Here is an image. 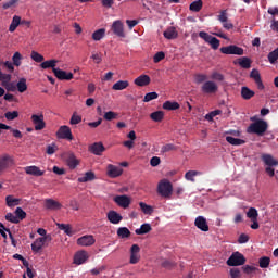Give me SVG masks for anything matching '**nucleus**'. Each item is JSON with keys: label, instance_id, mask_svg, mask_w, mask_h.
Here are the masks:
<instances>
[{"label": "nucleus", "instance_id": "f257e3e1", "mask_svg": "<svg viewBox=\"0 0 278 278\" xmlns=\"http://www.w3.org/2000/svg\"><path fill=\"white\" fill-rule=\"evenodd\" d=\"M266 131H268V123L264 119H257L247 128L248 134H256V136H264Z\"/></svg>", "mask_w": 278, "mask_h": 278}, {"label": "nucleus", "instance_id": "f03ea898", "mask_svg": "<svg viewBox=\"0 0 278 278\" xmlns=\"http://www.w3.org/2000/svg\"><path fill=\"white\" fill-rule=\"evenodd\" d=\"M157 194L163 199H170L173 197V184L166 179H163L157 185Z\"/></svg>", "mask_w": 278, "mask_h": 278}, {"label": "nucleus", "instance_id": "7ed1b4c3", "mask_svg": "<svg viewBox=\"0 0 278 278\" xmlns=\"http://www.w3.org/2000/svg\"><path fill=\"white\" fill-rule=\"evenodd\" d=\"M227 266H244L247 258L240 252H233L226 262Z\"/></svg>", "mask_w": 278, "mask_h": 278}, {"label": "nucleus", "instance_id": "20e7f679", "mask_svg": "<svg viewBox=\"0 0 278 278\" xmlns=\"http://www.w3.org/2000/svg\"><path fill=\"white\" fill-rule=\"evenodd\" d=\"M53 240V237L51 235H47L46 237H39L31 243V251L34 253H40L42 251V247L47 244V242H51Z\"/></svg>", "mask_w": 278, "mask_h": 278}, {"label": "nucleus", "instance_id": "39448f33", "mask_svg": "<svg viewBox=\"0 0 278 278\" xmlns=\"http://www.w3.org/2000/svg\"><path fill=\"white\" fill-rule=\"evenodd\" d=\"M199 37L202 38V40H204L205 42H207L212 47V49H214V51H216L218 47H220V40L205 31H200Z\"/></svg>", "mask_w": 278, "mask_h": 278}, {"label": "nucleus", "instance_id": "423d86ee", "mask_svg": "<svg viewBox=\"0 0 278 278\" xmlns=\"http://www.w3.org/2000/svg\"><path fill=\"white\" fill-rule=\"evenodd\" d=\"M33 125H35V131H42L45 127H47V123L45 122V115L41 114H33L30 117Z\"/></svg>", "mask_w": 278, "mask_h": 278}, {"label": "nucleus", "instance_id": "0eeeda50", "mask_svg": "<svg viewBox=\"0 0 278 278\" xmlns=\"http://www.w3.org/2000/svg\"><path fill=\"white\" fill-rule=\"evenodd\" d=\"M220 53H224V55H244V49L236 45H230L228 47H222Z\"/></svg>", "mask_w": 278, "mask_h": 278}, {"label": "nucleus", "instance_id": "6e6552de", "mask_svg": "<svg viewBox=\"0 0 278 278\" xmlns=\"http://www.w3.org/2000/svg\"><path fill=\"white\" fill-rule=\"evenodd\" d=\"M56 138L59 140H73V131L67 125L60 126L56 131Z\"/></svg>", "mask_w": 278, "mask_h": 278}, {"label": "nucleus", "instance_id": "1a4fd4ad", "mask_svg": "<svg viewBox=\"0 0 278 278\" xmlns=\"http://www.w3.org/2000/svg\"><path fill=\"white\" fill-rule=\"evenodd\" d=\"M111 30L118 38H125V25L123 24V22L121 20H116L113 22V24L111 26Z\"/></svg>", "mask_w": 278, "mask_h": 278}, {"label": "nucleus", "instance_id": "9d476101", "mask_svg": "<svg viewBox=\"0 0 278 278\" xmlns=\"http://www.w3.org/2000/svg\"><path fill=\"white\" fill-rule=\"evenodd\" d=\"M201 91L204 94H216L218 92V85L212 80H207L202 85Z\"/></svg>", "mask_w": 278, "mask_h": 278}, {"label": "nucleus", "instance_id": "9b49d317", "mask_svg": "<svg viewBox=\"0 0 278 278\" xmlns=\"http://www.w3.org/2000/svg\"><path fill=\"white\" fill-rule=\"evenodd\" d=\"M54 73V77H56V79H60V81H71V79H73L74 75L71 72H66L64 70H60L59 67L53 70Z\"/></svg>", "mask_w": 278, "mask_h": 278}, {"label": "nucleus", "instance_id": "f8f14e48", "mask_svg": "<svg viewBox=\"0 0 278 278\" xmlns=\"http://www.w3.org/2000/svg\"><path fill=\"white\" fill-rule=\"evenodd\" d=\"M94 242H97V240L94 239V236L85 235L77 239L76 244H78V247H92Z\"/></svg>", "mask_w": 278, "mask_h": 278}, {"label": "nucleus", "instance_id": "ddd939ff", "mask_svg": "<svg viewBox=\"0 0 278 278\" xmlns=\"http://www.w3.org/2000/svg\"><path fill=\"white\" fill-rule=\"evenodd\" d=\"M14 164V160L9 154H3L0 156V175L5 168H10Z\"/></svg>", "mask_w": 278, "mask_h": 278}, {"label": "nucleus", "instance_id": "4468645a", "mask_svg": "<svg viewBox=\"0 0 278 278\" xmlns=\"http://www.w3.org/2000/svg\"><path fill=\"white\" fill-rule=\"evenodd\" d=\"M140 262V245L132 244L130 248V264H138Z\"/></svg>", "mask_w": 278, "mask_h": 278}, {"label": "nucleus", "instance_id": "2eb2a0df", "mask_svg": "<svg viewBox=\"0 0 278 278\" xmlns=\"http://www.w3.org/2000/svg\"><path fill=\"white\" fill-rule=\"evenodd\" d=\"M114 201L119 207H123L124 210H127V207L131 205V199H129L127 195H116Z\"/></svg>", "mask_w": 278, "mask_h": 278}, {"label": "nucleus", "instance_id": "dca6fc26", "mask_svg": "<svg viewBox=\"0 0 278 278\" xmlns=\"http://www.w3.org/2000/svg\"><path fill=\"white\" fill-rule=\"evenodd\" d=\"M24 170L26 175H31L33 177H42V175H45V170H41L40 167L36 165L26 166Z\"/></svg>", "mask_w": 278, "mask_h": 278}, {"label": "nucleus", "instance_id": "f3484780", "mask_svg": "<svg viewBox=\"0 0 278 278\" xmlns=\"http://www.w3.org/2000/svg\"><path fill=\"white\" fill-rule=\"evenodd\" d=\"M106 175H109L112 179L121 177L123 175V168L110 164L106 167Z\"/></svg>", "mask_w": 278, "mask_h": 278}, {"label": "nucleus", "instance_id": "a211bd4d", "mask_svg": "<svg viewBox=\"0 0 278 278\" xmlns=\"http://www.w3.org/2000/svg\"><path fill=\"white\" fill-rule=\"evenodd\" d=\"M88 252L81 250L75 253L74 255V264H77V266H80V264H86V261L88 260Z\"/></svg>", "mask_w": 278, "mask_h": 278}, {"label": "nucleus", "instance_id": "6ab92c4d", "mask_svg": "<svg viewBox=\"0 0 278 278\" xmlns=\"http://www.w3.org/2000/svg\"><path fill=\"white\" fill-rule=\"evenodd\" d=\"M194 225L200 231H210V226L207 225V219L203 216H198L194 220Z\"/></svg>", "mask_w": 278, "mask_h": 278}, {"label": "nucleus", "instance_id": "aec40b11", "mask_svg": "<svg viewBox=\"0 0 278 278\" xmlns=\"http://www.w3.org/2000/svg\"><path fill=\"white\" fill-rule=\"evenodd\" d=\"M106 218L112 223V225H118V223L123 220V215L116 211H109L106 214Z\"/></svg>", "mask_w": 278, "mask_h": 278}, {"label": "nucleus", "instance_id": "412c9836", "mask_svg": "<svg viewBox=\"0 0 278 278\" xmlns=\"http://www.w3.org/2000/svg\"><path fill=\"white\" fill-rule=\"evenodd\" d=\"M251 79H254L258 90H264V83H262V76L260 75V71L252 70L250 73Z\"/></svg>", "mask_w": 278, "mask_h": 278}, {"label": "nucleus", "instance_id": "4be33fe9", "mask_svg": "<svg viewBox=\"0 0 278 278\" xmlns=\"http://www.w3.org/2000/svg\"><path fill=\"white\" fill-rule=\"evenodd\" d=\"M233 64H239L241 68L248 71L251 68L252 61L249 59V56H241L237 61H233Z\"/></svg>", "mask_w": 278, "mask_h": 278}, {"label": "nucleus", "instance_id": "5701e85b", "mask_svg": "<svg viewBox=\"0 0 278 278\" xmlns=\"http://www.w3.org/2000/svg\"><path fill=\"white\" fill-rule=\"evenodd\" d=\"M134 84L136 86H140V87H144V86H149L151 84V77H149V75H140L139 77H137L134 81Z\"/></svg>", "mask_w": 278, "mask_h": 278}, {"label": "nucleus", "instance_id": "b1692460", "mask_svg": "<svg viewBox=\"0 0 278 278\" xmlns=\"http://www.w3.org/2000/svg\"><path fill=\"white\" fill-rule=\"evenodd\" d=\"M261 160L266 166H278V161L270 154H262Z\"/></svg>", "mask_w": 278, "mask_h": 278}, {"label": "nucleus", "instance_id": "393cba45", "mask_svg": "<svg viewBox=\"0 0 278 278\" xmlns=\"http://www.w3.org/2000/svg\"><path fill=\"white\" fill-rule=\"evenodd\" d=\"M89 150L91 153H93V155H101V153L105 151V147L102 142H96L90 146Z\"/></svg>", "mask_w": 278, "mask_h": 278}, {"label": "nucleus", "instance_id": "a878e982", "mask_svg": "<svg viewBox=\"0 0 278 278\" xmlns=\"http://www.w3.org/2000/svg\"><path fill=\"white\" fill-rule=\"evenodd\" d=\"M164 38L167 40H175L177 38L178 33L177 29L173 26L168 27L164 33H163Z\"/></svg>", "mask_w": 278, "mask_h": 278}, {"label": "nucleus", "instance_id": "bb28decb", "mask_svg": "<svg viewBox=\"0 0 278 278\" xmlns=\"http://www.w3.org/2000/svg\"><path fill=\"white\" fill-rule=\"evenodd\" d=\"M226 142H228V144H232V147H242V144H247L244 139H238L231 136L226 137Z\"/></svg>", "mask_w": 278, "mask_h": 278}, {"label": "nucleus", "instance_id": "cd10ccee", "mask_svg": "<svg viewBox=\"0 0 278 278\" xmlns=\"http://www.w3.org/2000/svg\"><path fill=\"white\" fill-rule=\"evenodd\" d=\"M241 97L242 99H244V101H249L250 99H253V97H255V91L251 90L249 87H242Z\"/></svg>", "mask_w": 278, "mask_h": 278}, {"label": "nucleus", "instance_id": "c85d7f7f", "mask_svg": "<svg viewBox=\"0 0 278 278\" xmlns=\"http://www.w3.org/2000/svg\"><path fill=\"white\" fill-rule=\"evenodd\" d=\"M67 166L72 169L75 170L77 166H79V160H77V156L75 154H70L67 157Z\"/></svg>", "mask_w": 278, "mask_h": 278}, {"label": "nucleus", "instance_id": "c756f323", "mask_svg": "<svg viewBox=\"0 0 278 278\" xmlns=\"http://www.w3.org/2000/svg\"><path fill=\"white\" fill-rule=\"evenodd\" d=\"M97 179V176L93 172H86L84 177L78 178L79 184H87V181H94Z\"/></svg>", "mask_w": 278, "mask_h": 278}, {"label": "nucleus", "instance_id": "7c9ffc66", "mask_svg": "<svg viewBox=\"0 0 278 278\" xmlns=\"http://www.w3.org/2000/svg\"><path fill=\"white\" fill-rule=\"evenodd\" d=\"M153 228H151V224H142L140 228L135 230L137 236H144L146 233L151 232Z\"/></svg>", "mask_w": 278, "mask_h": 278}, {"label": "nucleus", "instance_id": "2f4dec72", "mask_svg": "<svg viewBox=\"0 0 278 278\" xmlns=\"http://www.w3.org/2000/svg\"><path fill=\"white\" fill-rule=\"evenodd\" d=\"M58 65V60L53 59V60H49V61H43L40 64V67L43 68V71H47V68H52V73L54 71V68Z\"/></svg>", "mask_w": 278, "mask_h": 278}, {"label": "nucleus", "instance_id": "473e14b6", "mask_svg": "<svg viewBox=\"0 0 278 278\" xmlns=\"http://www.w3.org/2000/svg\"><path fill=\"white\" fill-rule=\"evenodd\" d=\"M56 227L61 231H64L66 236H75V231H73V228L68 224H56Z\"/></svg>", "mask_w": 278, "mask_h": 278}, {"label": "nucleus", "instance_id": "72a5a7b5", "mask_svg": "<svg viewBox=\"0 0 278 278\" xmlns=\"http://www.w3.org/2000/svg\"><path fill=\"white\" fill-rule=\"evenodd\" d=\"M139 207H140L141 212L143 214H146L147 216H151V214H153V212H155L153 206H151L144 202H139Z\"/></svg>", "mask_w": 278, "mask_h": 278}, {"label": "nucleus", "instance_id": "f704fd0d", "mask_svg": "<svg viewBox=\"0 0 278 278\" xmlns=\"http://www.w3.org/2000/svg\"><path fill=\"white\" fill-rule=\"evenodd\" d=\"M126 88H129L128 80H118L112 86V90H126Z\"/></svg>", "mask_w": 278, "mask_h": 278}, {"label": "nucleus", "instance_id": "c9c22d12", "mask_svg": "<svg viewBox=\"0 0 278 278\" xmlns=\"http://www.w3.org/2000/svg\"><path fill=\"white\" fill-rule=\"evenodd\" d=\"M20 25H21V16L14 15L9 26V31H11V34L16 31V27H18Z\"/></svg>", "mask_w": 278, "mask_h": 278}, {"label": "nucleus", "instance_id": "e433bc0d", "mask_svg": "<svg viewBox=\"0 0 278 278\" xmlns=\"http://www.w3.org/2000/svg\"><path fill=\"white\" fill-rule=\"evenodd\" d=\"M46 207L47 210H60V207H62V204L53 199H48L46 200Z\"/></svg>", "mask_w": 278, "mask_h": 278}, {"label": "nucleus", "instance_id": "4c0bfd02", "mask_svg": "<svg viewBox=\"0 0 278 278\" xmlns=\"http://www.w3.org/2000/svg\"><path fill=\"white\" fill-rule=\"evenodd\" d=\"M189 10H190L191 12H201V10H203V1H202V0L193 1V2L189 5Z\"/></svg>", "mask_w": 278, "mask_h": 278}, {"label": "nucleus", "instance_id": "58836bf2", "mask_svg": "<svg viewBox=\"0 0 278 278\" xmlns=\"http://www.w3.org/2000/svg\"><path fill=\"white\" fill-rule=\"evenodd\" d=\"M180 105L178 102H173V101H165L163 103V110H168V111H175L179 110Z\"/></svg>", "mask_w": 278, "mask_h": 278}, {"label": "nucleus", "instance_id": "ea45409f", "mask_svg": "<svg viewBox=\"0 0 278 278\" xmlns=\"http://www.w3.org/2000/svg\"><path fill=\"white\" fill-rule=\"evenodd\" d=\"M150 118L154 121V123H162L164 121V112L163 111H156L150 114Z\"/></svg>", "mask_w": 278, "mask_h": 278}, {"label": "nucleus", "instance_id": "a19ab883", "mask_svg": "<svg viewBox=\"0 0 278 278\" xmlns=\"http://www.w3.org/2000/svg\"><path fill=\"white\" fill-rule=\"evenodd\" d=\"M105 38V28H100L92 34V40L98 42L99 40H103Z\"/></svg>", "mask_w": 278, "mask_h": 278}, {"label": "nucleus", "instance_id": "79ce46f5", "mask_svg": "<svg viewBox=\"0 0 278 278\" xmlns=\"http://www.w3.org/2000/svg\"><path fill=\"white\" fill-rule=\"evenodd\" d=\"M117 236L122 239L129 238L131 236V231H129L127 227H119L117 229Z\"/></svg>", "mask_w": 278, "mask_h": 278}, {"label": "nucleus", "instance_id": "37998d69", "mask_svg": "<svg viewBox=\"0 0 278 278\" xmlns=\"http://www.w3.org/2000/svg\"><path fill=\"white\" fill-rule=\"evenodd\" d=\"M5 202H7L8 207H14L15 205H18L21 203V200L16 199L12 195H7Z\"/></svg>", "mask_w": 278, "mask_h": 278}, {"label": "nucleus", "instance_id": "c03bdc74", "mask_svg": "<svg viewBox=\"0 0 278 278\" xmlns=\"http://www.w3.org/2000/svg\"><path fill=\"white\" fill-rule=\"evenodd\" d=\"M197 175H201V172L189 170L185 174V179H187V181H192V184H194V177H197Z\"/></svg>", "mask_w": 278, "mask_h": 278}, {"label": "nucleus", "instance_id": "a18cd8bd", "mask_svg": "<svg viewBox=\"0 0 278 278\" xmlns=\"http://www.w3.org/2000/svg\"><path fill=\"white\" fill-rule=\"evenodd\" d=\"M247 216L251 220H257V217L260 216V214L257 213V208L250 207L249 211L247 212Z\"/></svg>", "mask_w": 278, "mask_h": 278}, {"label": "nucleus", "instance_id": "49530a36", "mask_svg": "<svg viewBox=\"0 0 278 278\" xmlns=\"http://www.w3.org/2000/svg\"><path fill=\"white\" fill-rule=\"evenodd\" d=\"M22 60H23V55L21 54V52H15L12 56V62L14 66H21Z\"/></svg>", "mask_w": 278, "mask_h": 278}, {"label": "nucleus", "instance_id": "de8ad7c7", "mask_svg": "<svg viewBox=\"0 0 278 278\" xmlns=\"http://www.w3.org/2000/svg\"><path fill=\"white\" fill-rule=\"evenodd\" d=\"M260 268H268L270 266V257L263 256L258 261Z\"/></svg>", "mask_w": 278, "mask_h": 278}, {"label": "nucleus", "instance_id": "09e8293b", "mask_svg": "<svg viewBox=\"0 0 278 278\" xmlns=\"http://www.w3.org/2000/svg\"><path fill=\"white\" fill-rule=\"evenodd\" d=\"M15 217H17L18 223H21V220H25V218H27V213H25L21 207H17L15 210Z\"/></svg>", "mask_w": 278, "mask_h": 278}, {"label": "nucleus", "instance_id": "8fccbe9b", "mask_svg": "<svg viewBox=\"0 0 278 278\" xmlns=\"http://www.w3.org/2000/svg\"><path fill=\"white\" fill-rule=\"evenodd\" d=\"M161 266L162 268H166V270H172V268H175L177 266V263L165 260L161 263Z\"/></svg>", "mask_w": 278, "mask_h": 278}, {"label": "nucleus", "instance_id": "3c124183", "mask_svg": "<svg viewBox=\"0 0 278 278\" xmlns=\"http://www.w3.org/2000/svg\"><path fill=\"white\" fill-rule=\"evenodd\" d=\"M18 92H25L27 90V79L21 78L17 83Z\"/></svg>", "mask_w": 278, "mask_h": 278}, {"label": "nucleus", "instance_id": "603ef678", "mask_svg": "<svg viewBox=\"0 0 278 278\" xmlns=\"http://www.w3.org/2000/svg\"><path fill=\"white\" fill-rule=\"evenodd\" d=\"M103 118L104 121H116V118H118V113L113 111L105 112Z\"/></svg>", "mask_w": 278, "mask_h": 278}, {"label": "nucleus", "instance_id": "864d4df0", "mask_svg": "<svg viewBox=\"0 0 278 278\" xmlns=\"http://www.w3.org/2000/svg\"><path fill=\"white\" fill-rule=\"evenodd\" d=\"M0 81H2L3 86L10 84V81H12V75L3 74V72L0 70Z\"/></svg>", "mask_w": 278, "mask_h": 278}, {"label": "nucleus", "instance_id": "5fc2aeb1", "mask_svg": "<svg viewBox=\"0 0 278 278\" xmlns=\"http://www.w3.org/2000/svg\"><path fill=\"white\" fill-rule=\"evenodd\" d=\"M30 58L31 60H34V62H38V63L45 62V56L36 51H33L30 53Z\"/></svg>", "mask_w": 278, "mask_h": 278}, {"label": "nucleus", "instance_id": "6e6d98bb", "mask_svg": "<svg viewBox=\"0 0 278 278\" xmlns=\"http://www.w3.org/2000/svg\"><path fill=\"white\" fill-rule=\"evenodd\" d=\"M81 123V116L77 114V112H74L71 119L70 124L71 125H79Z\"/></svg>", "mask_w": 278, "mask_h": 278}, {"label": "nucleus", "instance_id": "4d7b16f0", "mask_svg": "<svg viewBox=\"0 0 278 278\" xmlns=\"http://www.w3.org/2000/svg\"><path fill=\"white\" fill-rule=\"evenodd\" d=\"M157 97H160V94H157V92H155V91L149 92L144 96L143 101H144V103H149V101H153L154 99H157Z\"/></svg>", "mask_w": 278, "mask_h": 278}, {"label": "nucleus", "instance_id": "13d9d810", "mask_svg": "<svg viewBox=\"0 0 278 278\" xmlns=\"http://www.w3.org/2000/svg\"><path fill=\"white\" fill-rule=\"evenodd\" d=\"M4 118H7V121H14L18 118V111L7 112L4 114Z\"/></svg>", "mask_w": 278, "mask_h": 278}, {"label": "nucleus", "instance_id": "bf43d9fd", "mask_svg": "<svg viewBox=\"0 0 278 278\" xmlns=\"http://www.w3.org/2000/svg\"><path fill=\"white\" fill-rule=\"evenodd\" d=\"M18 0H9L2 4L3 10H10V8H16Z\"/></svg>", "mask_w": 278, "mask_h": 278}, {"label": "nucleus", "instance_id": "052dcab7", "mask_svg": "<svg viewBox=\"0 0 278 278\" xmlns=\"http://www.w3.org/2000/svg\"><path fill=\"white\" fill-rule=\"evenodd\" d=\"M5 220L9 223H14L15 225H18V217L12 213H7Z\"/></svg>", "mask_w": 278, "mask_h": 278}, {"label": "nucleus", "instance_id": "680f3d73", "mask_svg": "<svg viewBox=\"0 0 278 278\" xmlns=\"http://www.w3.org/2000/svg\"><path fill=\"white\" fill-rule=\"evenodd\" d=\"M165 58H166V54L160 51L153 56V62L154 64H159V62H162V60H164Z\"/></svg>", "mask_w": 278, "mask_h": 278}, {"label": "nucleus", "instance_id": "e2e57ef3", "mask_svg": "<svg viewBox=\"0 0 278 278\" xmlns=\"http://www.w3.org/2000/svg\"><path fill=\"white\" fill-rule=\"evenodd\" d=\"M211 79H214L215 81H224L225 76L218 72H213L211 75Z\"/></svg>", "mask_w": 278, "mask_h": 278}, {"label": "nucleus", "instance_id": "0e129e2a", "mask_svg": "<svg viewBox=\"0 0 278 278\" xmlns=\"http://www.w3.org/2000/svg\"><path fill=\"white\" fill-rule=\"evenodd\" d=\"M169 151H175V146L173 143H167L161 148L162 153H168Z\"/></svg>", "mask_w": 278, "mask_h": 278}, {"label": "nucleus", "instance_id": "69168bd1", "mask_svg": "<svg viewBox=\"0 0 278 278\" xmlns=\"http://www.w3.org/2000/svg\"><path fill=\"white\" fill-rule=\"evenodd\" d=\"M195 81L198 84H203V81H207V75H205V74H197L195 75Z\"/></svg>", "mask_w": 278, "mask_h": 278}, {"label": "nucleus", "instance_id": "338daca9", "mask_svg": "<svg viewBox=\"0 0 278 278\" xmlns=\"http://www.w3.org/2000/svg\"><path fill=\"white\" fill-rule=\"evenodd\" d=\"M218 21L220 23H227L228 17H227V10L220 11V14L218 15Z\"/></svg>", "mask_w": 278, "mask_h": 278}, {"label": "nucleus", "instance_id": "774afa93", "mask_svg": "<svg viewBox=\"0 0 278 278\" xmlns=\"http://www.w3.org/2000/svg\"><path fill=\"white\" fill-rule=\"evenodd\" d=\"M230 277H231V278H240V269H238V268H231V269H230Z\"/></svg>", "mask_w": 278, "mask_h": 278}]
</instances>
